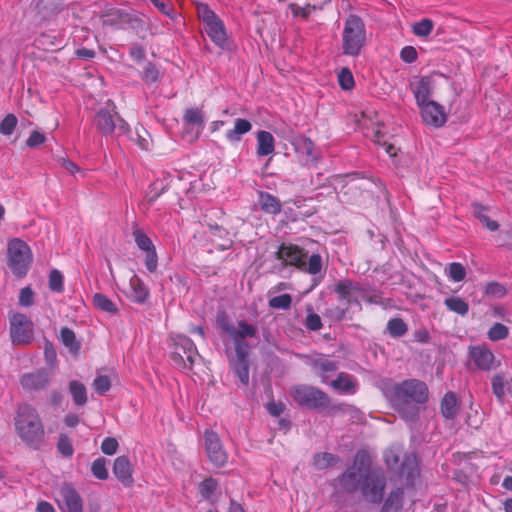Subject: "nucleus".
<instances>
[{"label": "nucleus", "instance_id": "f257e3e1", "mask_svg": "<svg viewBox=\"0 0 512 512\" xmlns=\"http://www.w3.org/2000/svg\"><path fill=\"white\" fill-rule=\"evenodd\" d=\"M428 387L418 379H407L392 386L389 390L390 401L401 417L413 421L418 417L419 404L428 400Z\"/></svg>", "mask_w": 512, "mask_h": 512}, {"label": "nucleus", "instance_id": "f03ea898", "mask_svg": "<svg viewBox=\"0 0 512 512\" xmlns=\"http://www.w3.org/2000/svg\"><path fill=\"white\" fill-rule=\"evenodd\" d=\"M15 432L29 448L39 450L45 443V427L37 409L28 402L18 403L14 416Z\"/></svg>", "mask_w": 512, "mask_h": 512}, {"label": "nucleus", "instance_id": "7ed1b4c3", "mask_svg": "<svg viewBox=\"0 0 512 512\" xmlns=\"http://www.w3.org/2000/svg\"><path fill=\"white\" fill-rule=\"evenodd\" d=\"M275 258L282 261L285 266H294L310 275L319 274L323 268L320 254H312L306 262L307 252L294 244H281L275 252Z\"/></svg>", "mask_w": 512, "mask_h": 512}, {"label": "nucleus", "instance_id": "20e7f679", "mask_svg": "<svg viewBox=\"0 0 512 512\" xmlns=\"http://www.w3.org/2000/svg\"><path fill=\"white\" fill-rule=\"evenodd\" d=\"M366 43V28L363 20L351 14L344 23L342 52L346 56H358Z\"/></svg>", "mask_w": 512, "mask_h": 512}, {"label": "nucleus", "instance_id": "39448f33", "mask_svg": "<svg viewBox=\"0 0 512 512\" xmlns=\"http://www.w3.org/2000/svg\"><path fill=\"white\" fill-rule=\"evenodd\" d=\"M292 399L300 406L311 410L331 408L333 410H342L340 404L330 405V397L327 393L317 387L300 384L293 386L290 391Z\"/></svg>", "mask_w": 512, "mask_h": 512}, {"label": "nucleus", "instance_id": "423d86ee", "mask_svg": "<svg viewBox=\"0 0 512 512\" xmlns=\"http://www.w3.org/2000/svg\"><path fill=\"white\" fill-rule=\"evenodd\" d=\"M368 462L367 454L364 451H358L354 458V464L348 467L337 479L338 486L346 493L352 494L360 491L363 480L368 472L369 463L365 468V462Z\"/></svg>", "mask_w": 512, "mask_h": 512}, {"label": "nucleus", "instance_id": "0eeeda50", "mask_svg": "<svg viewBox=\"0 0 512 512\" xmlns=\"http://www.w3.org/2000/svg\"><path fill=\"white\" fill-rule=\"evenodd\" d=\"M94 124L97 130L104 136H108L117 131L118 135L129 132L128 123L115 111L113 102L108 101L107 106L101 108L94 117Z\"/></svg>", "mask_w": 512, "mask_h": 512}, {"label": "nucleus", "instance_id": "6e6552de", "mask_svg": "<svg viewBox=\"0 0 512 512\" xmlns=\"http://www.w3.org/2000/svg\"><path fill=\"white\" fill-rule=\"evenodd\" d=\"M7 254V264L12 273L17 277H24L32 262L30 247L23 240L14 238L8 242Z\"/></svg>", "mask_w": 512, "mask_h": 512}, {"label": "nucleus", "instance_id": "1a4fd4ad", "mask_svg": "<svg viewBox=\"0 0 512 512\" xmlns=\"http://www.w3.org/2000/svg\"><path fill=\"white\" fill-rule=\"evenodd\" d=\"M197 12L211 41L217 46L224 48L227 43V34L223 21L213 10L209 8L207 4H198Z\"/></svg>", "mask_w": 512, "mask_h": 512}, {"label": "nucleus", "instance_id": "9d476101", "mask_svg": "<svg viewBox=\"0 0 512 512\" xmlns=\"http://www.w3.org/2000/svg\"><path fill=\"white\" fill-rule=\"evenodd\" d=\"M173 351L171 358L178 368L192 369L197 358L200 357L194 342L185 335H176L172 338Z\"/></svg>", "mask_w": 512, "mask_h": 512}, {"label": "nucleus", "instance_id": "9b49d317", "mask_svg": "<svg viewBox=\"0 0 512 512\" xmlns=\"http://www.w3.org/2000/svg\"><path fill=\"white\" fill-rule=\"evenodd\" d=\"M386 484V476L383 472L368 470L359 492L368 503L380 504L384 497Z\"/></svg>", "mask_w": 512, "mask_h": 512}, {"label": "nucleus", "instance_id": "f8f14e48", "mask_svg": "<svg viewBox=\"0 0 512 512\" xmlns=\"http://www.w3.org/2000/svg\"><path fill=\"white\" fill-rule=\"evenodd\" d=\"M10 337L13 344H29L33 340V323L22 313H13L9 318Z\"/></svg>", "mask_w": 512, "mask_h": 512}, {"label": "nucleus", "instance_id": "ddd939ff", "mask_svg": "<svg viewBox=\"0 0 512 512\" xmlns=\"http://www.w3.org/2000/svg\"><path fill=\"white\" fill-rule=\"evenodd\" d=\"M52 381V374L45 368L23 373L19 378L22 389L28 394L46 391Z\"/></svg>", "mask_w": 512, "mask_h": 512}, {"label": "nucleus", "instance_id": "4468645a", "mask_svg": "<svg viewBox=\"0 0 512 512\" xmlns=\"http://www.w3.org/2000/svg\"><path fill=\"white\" fill-rule=\"evenodd\" d=\"M204 446L211 464L218 468L226 465L228 453L216 432L212 430H206L204 432Z\"/></svg>", "mask_w": 512, "mask_h": 512}, {"label": "nucleus", "instance_id": "2eb2a0df", "mask_svg": "<svg viewBox=\"0 0 512 512\" xmlns=\"http://www.w3.org/2000/svg\"><path fill=\"white\" fill-rule=\"evenodd\" d=\"M365 285L346 278L336 283L334 292L338 295L339 300H345L347 304H355L361 307L358 297L354 296V294H358L361 297V294L365 292Z\"/></svg>", "mask_w": 512, "mask_h": 512}, {"label": "nucleus", "instance_id": "dca6fc26", "mask_svg": "<svg viewBox=\"0 0 512 512\" xmlns=\"http://www.w3.org/2000/svg\"><path fill=\"white\" fill-rule=\"evenodd\" d=\"M59 497L57 503L62 512H83L82 497L72 485L64 483L59 489Z\"/></svg>", "mask_w": 512, "mask_h": 512}, {"label": "nucleus", "instance_id": "f3484780", "mask_svg": "<svg viewBox=\"0 0 512 512\" xmlns=\"http://www.w3.org/2000/svg\"><path fill=\"white\" fill-rule=\"evenodd\" d=\"M291 144L293 145L297 156L304 164H310L317 161L319 153L310 138L303 135H296L291 140Z\"/></svg>", "mask_w": 512, "mask_h": 512}, {"label": "nucleus", "instance_id": "a211bd4d", "mask_svg": "<svg viewBox=\"0 0 512 512\" xmlns=\"http://www.w3.org/2000/svg\"><path fill=\"white\" fill-rule=\"evenodd\" d=\"M469 356L475 366L480 370L489 371L494 368L495 356L485 345L470 347Z\"/></svg>", "mask_w": 512, "mask_h": 512}, {"label": "nucleus", "instance_id": "6ab92c4d", "mask_svg": "<svg viewBox=\"0 0 512 512\" xmlns=\"http://www.w3.org/2000/svg\"><path fill=\"white\" fill-rule=\"evenodd\" d=\"M421 108V116L423 121L434 127H441L446 122L444 109L435 101H430Z\"/></svg>", "mask_w": 512, "mask_h": 512}, {"label": "nucleus", "instance_id": "aec40b11", "mask_svg": "<svg viewBox=\"0 0 512 512\" xmlns=\"http://www.w3.org/2000/svg\"><path fill=\"white\" fill-rule=\"evenodd\" d=\"M305 362L312 366L313 369L322 377L323 382L326 381L327 374L335 372L338 369V364L325 357H310L308 355H300Z\"/></svg>", "mask_w": 512, "mask_h": 512}, {"label": "nucleus", "instance_id": "412c9836", "mask_svg": "<svg viewBox=\"0 0 512 512\" xmlns=\"http://www.w3.org/2000/svg\"><path fill=\"white\" fill-rule=\"evenodd\" d=\"M113 474L125 486H130L133 483L132 466L127 456L122 455L115 459Z\"/></svg>", "mask_w": 512, "mask_h": 512}, {"label": "nucleus", "instance_id": "4be33fe9", "mask_svg": "<svg viewBox=\"0 0 512 512\" xmlns=\"http://www.w3.org/2000/svg\"><path fill=\"white\" fill-rule=\"evenodd\" d=\"M130 291L128 297L138 304H143L149 297V289L144 284L143 280L136 274L130 278L129 281Z\"/></svg>", "mask_w": 512, "mask_h": 512}, {"label": "nucleus", "instance_id": "5701e85b", "mask_svg": "<svg viewBox=\"0 0 512 512\" xmlns=\"http://www.w3.org/2000/svg\"><path fill=\"white\" fill-rule=\"evenodd\" d=\"M411 90L419 107L430 102L428 99L431 94L432 86L429 77L423 76L416 83H412Z\"/></svg>", "mask_w": 512, "mask_h": 512}, {"label": "nucleus", "instance_id": "b1692460", "mask_svg": "<svg viewBox=\"0 0 512 512\" xmlns=\"http://www.w3.org/2000/svg\"><path fill=\"white\" fill-rule=\"evenodd\" d=\"M459 412V402L454 392H447L441 401V413L446 419H454Z\"/></svg>", "mask_w": 512, "mask_h": 512}, {"label": "nucleus", "instance_id": "393cba45", "mask_svg": "<svg viewBox=\"0 0 512 512\" xmlns=\"http://www.w3.org/2000/svg\"><path fill=\"white\" fill-rule=\"evenodd\" d=\"M259 205L262 211L268 214H279L281 212V202L274 195L268 192H259Z\"/></svg>", "mask_w": 512, "mask_h": 512}, {"label": "nucleus", "instance_id": "a878e982", "mask_svg": "<svg viewBox=\"0 0 512 512\" xmlns=\"http://www.w3.org/2000/svg\"><path fill=\"white\" fill-rule=\"evenodd\" d=\"M275 141L270 132L259 131L257 133V154L259 156H267L274 152Z\"/></svg>", "mask_w": 512, "mask_h": 512}, {"label": "nucleus", "instance_id": "bb28decb", "mask_svg": "<svg viewBox=\"0 0 512 512\" xmlns=\"http://www.w3.org/2000/svg\"><path fill=\"white\" fill-rule=\"evenodd\" d=\"M404 491L402 488L392 490L385 500L381 512H398L402 508Z\"/></svg>", "mask_w": 512, "mask_h": 512}, {"label": "nucleus", "instance_id": "cd10ccee", "mask_svg": "<svg viewBox=\"0 0 512 512\" xmlns=\"http://www.w3.org/2000/svg\"><path fill=\"white\" fill-rule=\"evenodd\" d=\"M385 461L388 467L392 470H398L400 477H406L407 480L414 477V469H410L406 472L407 464L400 462V458L394 452L390 451L385 455Z\"/></svg>", "mask_w": 512, "mask_h": 512}, {"label": "nucleus", "instance_id": "c85d7f7f", "mask_svg": "<svg viewBox=\"0 0 512 512\" xmlns=\"http://www.w3.org/2000/svg\"><path fill=\"white\" fill-rule=\"evenodd\" d=\"M331 386L336 390H341L346 393H354L357 384L351 375L341 372L337 378L331 382Z\"/></svg>", "mask_w": 512, "mask_h": 512}, {"label": "nucleus", "instance_id": "c756f323", "mask_svg": "<svg viewBox=\"0 0 512 512\" xmlns=\"http://www.w3.org/2000/svg\"><path fill=\"white\" fill-rule=\"evenodd\" d=\"M69 392L75 405L84 406L87 403V390L83 383L72 380L69 383Z\"/></svg>", "mask_w": 512, "mask_h": 512}, {"label": "nucleus", "instance_id": "7c9ffc66", "mask_svg": "<svg viewBox=\"0 0 512 512\" xmlns=\"http://www.w3.org/2000/svg\"><path fill=\"white\" fill-rule=\"evenodd\" d=\"M340 461L337 455L329 452L317 453L313 457V466L317 470H323L328 467L334 466Z\"/></svg>", "mask_w": 512, "mask_h": 512}, {"label": "nucleus", "instance_id": "2f4dec72", "mask_svg": "<svg viewBox=\"0 0 512 512\" xmlns=\"http://www.w3.org/2000/svg\"><path fill=\"white\" fill-rule=\"evenodd\" d=\"M60 339L64 346L73 354H78L81 345L77 341L75 333L72 329L64 327L60 330Z\"/></svg>", "mask_w": 512, "mask_h": 512}, {"label": "nucleus", "instance_id": "473e14b6", "mask_svg": "<svg viewBox=\"0 0 512 512\" xmlns=\"http://www.w3.org/2000/svg\"><path fill=\"white\" fill-rule=\"evenodd\" d=\"M251 128H252V125L248 120L238 118L235 121L234 128L227 132L226 137L228 140H230L232 142L239 141L241 135L249 132L251 130Z\"/></svg>", "mask_w": 512, "mask_h": 512}, {"label": "nucleus", "instance_id": "72a5a7b5", "mask_svg": "<svg viewBox=\"0 0 512 512\" xmlns=\"http://www.w3.org/2000/svg\"><path fill=\"white\" fill-rule=\"evenodd\" d=\"M93 304L96 308L99 310L109 313V314H116L118 312L117 305L110 300L106 295L102 293H96L93 296Z\"/></svg>", "mask_w": 512, "mask_h": 512}, {"label": "nucleus", "instance_id": "f704fd0d", "mask_svg": "<svg viewBox=\"0 0 512 512\" xmlns=\"http://www.w3.org/2000/svg\"><path fill=\"white\" fill-rule=\"evenodd\" d=\"M444 304L452 312L465 316L469 311V304L458 296H451L444 300Z\"/></svg>", "mask_w": 512, "mask_h": 512}, {"label": "nucleus", "instance_id": "c9c22d12", "mask_svg": "<svg viewBox=\"0 0 512 512\" xmlns=\"http://www.w3.org/2000/svg\"><path fill=\"white\" fill-rule=\"evenodd\" d=\"M386 330L393 338H400L408 332V326L402 318H392L388 321Z\"/></svg>", "mask_w": 512, "mask_h": 512}, {"label": "nucleus", "instance_id": "e433bc0d", "mask_svg": "<svg viewBox=\"0 0 512 512\" xmlns=\"http://www.w3.org/2000/svg\"><path fill=\"white\" fill-rule=\"evenodd\" d=\"M132 236L137 247L143 252L155 248L152 240L137 225L132 228Z\"/></svg>", "mask_w": 512, "mask_h": 512}, {"label": "nucleus", "instance_id": "4c0bfd02", "mask_svg": "<svg viewBox=\"0 0 512 512\" xmlns=\"http://www.w3.org/2000/svg\"><path fill=\"white\" fill-rule=\"evenodd\" d=\"M257 334L256 328L245 321L238 323V329L234 327V332L230 334L233 339L244 340L247 337H255Z\"/></svg>", "mask_w": 512, "mask_h": 512}, {"label": "nucleus", "instance_id": "58836bf2", "mask_svg": "<svg viewBox=\"0 0 512 512\" xmlns=\"http://www.w3.org/2000/svg\"><path fill=\"white\" fill-rule=\"evenodd\" d=\"M507 382L502 374H496L491 379L492 392L499 402L503 403L505 398V389Z\"/></svg>", "mask_w": 512, "mask_h": 512}, {"label": "nucleus", "instance_id": "ea45409f", "mask_svg": "<svg viewBox=\"0 0 512 512\" xmlns=\"http://www.w3.org/2000/svg\"><path fill=\"white\" fill-rule=\"evenodd\" d=\"M234 373L244 385L249 383V364L248 360H234L232 362Z\"/></svg>", "mask_w": 512, "mask_h": 512}, {"label": "nucleus", "instance_id": "a19ab883", "mask_svg": "<svg viewBox=\"0 0 512 512\" xmlns=\"http://www.w3.org/2000/svg\"><path fill=\"white\" fill-rule=\"evenodd\" d=\"M474 214L480 220V222L490 231H496L499 225L496 221L491 220L486 215V209L480 204H474Z\"/></svg>", "mask_w": 512, "mask_h": 512}, {"label": "nucleus", "instance_id": "79ce46f5", "mask_svg": "<svg viewBox=\"0 0 512 512\" xmlns=\"http://www.w3.org/2000/svg\"><path fill=\"white\" fill-rule=\"evenodd\" d=\"M124 13L114 7L106 8L101 13L104 25H116L123 19Z\"/></svg>", "mask_w": 512, "mask_h": 512}, {"label": "nucleus", "instance_id": "37998d69", "mask_svg": "<svg viewBox=\"0 0 512 512\" xmlns=\"http://www.w3.org/2000/svg\"><path fill=\"white\" fill-rule=\"evenodd\" d=\"M321 7H318L315 4H306L305 6H299L296 3H290L289 9L293 15V17H301L302 19H308L311 13L317 9H320Z\"/></svg>", "mask_w": 512, "mask_h": 512}, {"label": "nucleus", "instance_id": "c03bdc74", "mask_svg": "<svg viewBox=\"0 0 512 512\" xmlns=\"http://www.w3.org/2000/svg\"><path fill=\"white\" fill-rule=\"evenodd\" d=\"M167 185L163 184V181L156 180L150 187L146 194L145 200L148 205H152L166 190Z\"/></svg>", "mask_w": 512, "mask_h": 512}, {"label": "nucleus", "instance_id": "a18cd8bd", "mask_svg": "<svg viewBox=\"0 0 512 512\" xmlns=\"http://www.w3.org/2000/svg\"><path fill=\"white\" fill-rule=\"evenodd\" d=\"M183 119L186 123L201 126L204 125V116L200 109L198 108H189L185 111Z\"/></svg>", "mask_w": 512, "mask_h": 512}, {"label": "nucleus", "instance_id": "49530a36", "mask_svg": "<svg viewBox=\"0 0 512 512\" xmlns=\"http://www.w3.org/2000/svg\"><path fill=\"white\" fill-rule=\"evenodd\" d=\"M433 27V21L428 18H424L413 25L412 31L416 36L427 37L432 32Z\"/></svg>", "mask_w": 512, "mask_h": 512}, {"label": "nucleus", "instance_id": "de8ad7c7", "mask_svg": "<svg viewBox=\"0 0 512 512\" xmlns=\"http://www.w3.org/2000/svg\"><path fill=\"white\" fill-rule=\"evenodd\" d=\"M491 341H499L506 339L509 335V329L502 323H495L487 333Z\"/></svg>", "mask_w": 512, "mask_h": 512}, {"label": "nucleus", "instance_id": "09e8293b", "mask_svg": "<svg viewBox=\"0 0 512 512\" xmlns=\"http://www.w3.org/2000/svg\"><path fill=\"white\" fill-rule=\"evenodd\" d=\"M57 450L64 457H71L73 455L74 448L68 435H59L57 441Z\"/></svg>", "mask_w": 512, "mask_h": 512}, {"label": "nucleus", "instance_id": "8fccbe9b", "mask_svg": "<svg viewBox=\"0 0 512 512\" xmlns=\"http://www.w3.org/2000/svg\"><path fill=\"white\" fill-rule=\"evenodd\" d=\"M268 304L273 309L288 310L292 304V297L290 294L275 296L269 300Z\"/></svg>", "mask_w": 512, "mask_h": 512}, {"label": "nucleus", "instance_id": "3c124183", "mask_svg": "<svg viewBox=\"0 0 512 512\" xmlns=\"http://www.w3.org/2000/svg\"><path fill=\"white\" fill-rule=\"evenodd\" d=\"M92 474L99 480H106L108 478V471L106 468V459L97 458L93 461L91 466Z\"/></svg>", "mask_w": 512, "mask_h": 512}, {"label": "nucleus", "instance_id": "603ef678", "mask_svg": "<svg viewBox=\"0 0 512 512\" xmlns=\"http://www.w3.org/2000/svg\"><path fill=\"white\" fill-rule=\"evenodd\" d=\"M160 72L155 64L148 62L142 72L141 78L147 83L151 84L159 80Z\"/></svg>", "mask_w": 512, "mask_h": 512}, {"label": "nucleus", "instance_id": "864d4df0", "mask_svg": "<svg viewBox=\"0 0 512 512\" xmlns=\"http://www.w3.org/2000/svg\"><path fill=\"white\" fill-rule=\"evenodd\" d=\"M17 117L14 114H7L0 122V133L9 136L13 133L17 125Z\"/></svg>", "mask_w": 512, "mask_h": 512}, {"label": "nucleus", "instance_id": "5fc2aeb1", "mask_svg": "<svg viewBox=\"0 0 512 512\" xmlns=\"http://www.w3.org/2000/svg\"><path fill=\"white\" fill-rule=\"evenodd\" d=\"M49 288L53 292L61 293L63 287V275L57 269H53L49 275Z\"/></svg>", "mask_w": 512, "mask_h": 512}, {"label": "nucleus", "instance_id": "6e6d98bb", "mask_svg": "<svg viewBox=\"0 0 512 512\" xmlns=\"http://www.w3.org/2000/svg\"><path fill=\"white\" fill-rule=\"evenodd\" d=\"M448 276L455 282H460L466 277V270L461 263L453 262L449 264Z\"/></svg>", "mask_w": 512, "mask_h": 512}, {"label": "nucleus", "instance_id": "4d7b16f0", "mask_svg": "<svg viewBox=\"0 0 512 512\" xmlns=\"http://www.w3.org/2000/svg\"><path fill=\"white\" fill-rule=\"evenodd\" d=\"M338 82L344 90H351L354 87V77L348 68L341 69L338 74Z\"/></svg>", "mask_w": 512, "mask_h": 512}, {"label": "nucleus", "instance_id": "13d9d810", "mask_svg": "<svg viewBox=\"0 0 512 512\" xmlns=\"http://www.w3.org/2000/svg\"><path fill=\"white\" fill-rule=\"evenodd\" d=\"M92 385L97 394L104 395L111 388V381L108 376L100 375L94 379Z\"/></svg>", "mask_w": 512, "mask_h": 512}, {"label": "nucleus", "instance_id": "bf43d9fd", "mask_svg": "<svg viewBox=\"0 0 512 512\" xmlns=\"http://www.w3.org/2000/svg\"><path fill=\"white\" fill-rule=\"evenodd\" d=\"M216 323L227 334L230 335L232 332H234L235 326L231 323L229 316L224 310L218 311L216 316Z\"/></svg>", "mask_w": 512, "mask_h": 512}, {"label": "nucleus", "instance_id": "052dcab7", "mask_svg": "<svg viewBox=\"0 0 512 512\" xmlns=\"http://www.w3.org/2000/svg\"><path fill=\"white\" fill-rule=\"evenodd\" d=\"M485 294L494 298H502L506 295V288L498 282H490L485 286Z\"/></svg>", "mask_w": 512, "mask_h": 512}, {"label": "nucleus", "instance_id": "680f3d73", "mask_svg": "<svg viewBox=\"0 0 512 512\" xmlns=\"http://www.w3.org/2000/svg\"><path fill=\"white\" fill-rule=\"evenodd\" d=\"M365 292L361 294V298L369 304H381L382 297L379 292L371 289L368 284L364 287Z\"/></svg>", "mask_w": 512, "mask_h": 512}, {"label": "nucleus", "instance_id": "e2e57ef3", "mask_svg": "<svg viewBox=\"0 0 512 512\" xmlns=\"http://www.w3.org/2000/svg\"><path fill=\"white\" fill-rule=\"evenodd\" d=\"M145 253H146L145 266H146L147 270L150 273L156 272L157 267H158V257H157L156 248L148 250Z\"/></svg>", "mask_w": 512, "mask_h": 512}, {"label": "nucleus", "instance_id": "0e129e2a", "mask_svg": "<svg viewBox=\"0 0 512 512\" xmlns=\"http://www.w3.org/2000/svg\"><path fill=\"white\" fill-rule=\"evenodd\" d=\"M34 303V292L30 287H24L20 290L19 304L24 307H30Z\"/></svg>", "mask_w": 512, "mask_h": 512}, {"label": "nucleus", "instance_id": "69168bd1", "mask_svg": "<svg viewBox=\"0 0 512 512\" xmlns=\"http://www.w3.org/2000/svg\"><path fill=\"white\" fill-rule=\"evenodd\" d=\"M236 359L235 360H248L249 346L244 340L234 339Z\"/></svg>", "mask_w": 512, "mask_h": 512}, {"label": "nucleus", "instance_id": "338daca9", "mask_svg": "<svg viewBox=\"0 0 512 512\" xmlns=\"http://www.w3.org/2000/svg\"><path fill=\"white\" fill-rule=\"evenodd\" d=\"M118 442L113 437H106L101 444V450L106 455H114L118 449Z\"/></svg>", "mask_w": 512, "mask_h": 512}, {"label": "nucleus", "instance_id": "774afa93", "mask_svg": "<svg viewBox=\"0 0 512 512\" xmlns=\"http://www.w3.org/2000/svg\"><path fill=\"white\" fill-rule=\"evenodd\" d=\"M45 140H46V136L43 133H41L37 130H34V131H32V133L26 140V145L29 148H36L39 145L43 144L45 142Z\"/></svg>", "mask_w": 512, "mask_h": 512}]
</instances>
